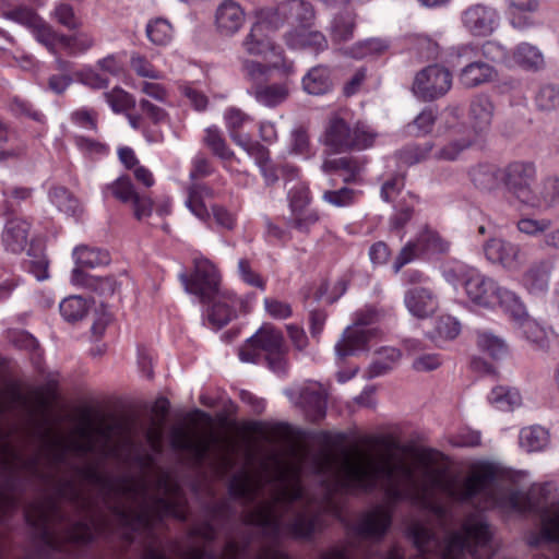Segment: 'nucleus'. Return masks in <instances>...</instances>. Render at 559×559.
<instances>
[{"label":"nucleus","mask_w":559,"mask_h":559,"mask_svg":"<svg viewBox=\"0 0 559 559\" xmlns=\"http://www.w3.org/2000/svg\"><path fill=\"white\" fill-rule=\"evenodd\" d=\"M116 424L94 425L86 417L74 429L79 439L51 436L48 429L43 435V449L25 456L11 444L7 429L0 425L2 464L55 485L56 497L36 500L24 510L25 520L40 543L48 550L68 554L75 544L117 534L128 543L139 538L144 544L142 559H209L194 540L211 542L216 537L209 520L192 526L186 544L173 542L165 546L158 535L164 518H187L186 499L168 473L157 472L153 493L143 476L112 477L95 463L75 465L68 461L69 453L116 456Z\"/></svg>","instance_id":"f257e3e1"},{"label":"nucleus","mask_w":559,"mask_h":559,"mask_svg":"<svg viewBox=\"0 0 559 559\" xmlns=\"http://www.w3.org/2000/svg\"><path fill=\"white\" fill-rule=\"evenodd\" d=\"M440 454L423 450L414 462L391 452L371 454L357 451L345 455L336 465L329 452L310 453L294 448L287 460L272 452L263 457V488L269 487L270 499L263 501V559H288L276 542L282 533L295 538L310 537L320 523V515L331 509L330 501L310 499L300 484L302 471L309 466L313 474H333L346 491L371 492L381 489L385 502L366 512L359 523V534L381 538L391 525L393 507L402 500L431 511L438 519L444 508L437 493L452 501L472 503L478 499L485 507L499 503L496 495V475L481 467L460 478L439 463Z\"/></svg>","instance_id":"f03ea898"},{"label":"nucleus","mask_w":559,"mask_h":559,"mask_svg":"<svg viewBox=\"0 0 559 559\" xmlns=\"http://www.w3.org/2000/svg\"><path fill=\"white\" fill-rule=\"evenodd\" d=\"M443 275L450 284H461L468 300L476 307L500 305L513 320H520L525 314L523 302L513 292L501 288L493 278L473 266L455 262L444 270Z\"/></svg>","instance_id":"7ed1b4c3"},{"label":"nucleus","mask_w":559,"mask_h":559,"mask_svg":"<svg viewBox=\"0 0 559 559\" xmlns=\"http://www.w3.org/2000/svg\"><path fill=\"white\" fill-rule=\"evenodd\" d=\"M373 141V133L359 124L352 127L346 112L342 110L329 116L322 135V143L335 153L365 150Z\"/></svg>","instance_id":"20e7f679"},{"label":"nucleus","mask_w":559,"mask_h":559,"mask_svg":"<svg viewBox=\"0 0 559 559\" xmlns=\"http://www.w3.org/2000/svg\"><path fill=\"white\" fill-rule=\"evenodd\" d=\"M537 167L530 160H513L502 168L501 182L507 192L519 202L539 207L537 189Z\"/></svg>","instance_id":"39448f33"},{"label":"nucleus","mask_w":559,"mask_h":559,"mask_svg":"<svg viewBox=\"0 0 559 559\" xmlns=\"http://www.w3.org/2000/svg\"><path fill=\"white\" fill-rule=\"evenodd\" d=\"M217 441V437L211 429L200 433L182 426H176L170 430L173 449L188 452L195 465H202L205 462L212 445Z\"/></svg>","instance_id":"423d86ee"},{"label":"nucleus","mask_w":559,"mask_h":559,"mask_svg":"<svg viewBox=\"0 0 559 559\" xmlns=\"http://www.w3.org/2000/svg\"><path fill=\"white\" fill-rule=\"evenodd\" d=\"M180 280L186 292L198 296L201 302L210 301L218 294L221 276L213 263L207 259H197L191 275L181 274Z\"/></svg>","instance_id":"0eeeda50"},{"label":"nucleus","mask_w":559,"mask_h":559,"mask_svg":"<svg viewBox=\"0 0 559 559\" xmlns=\"http://www.w3.org/2000/svg\"><path fill=\"white\" fill-rule=\"evenodd\" d=\"M452 86V73L444 67L432 64L420 70L414 79L412 91L424 102L444 96Z\"/></svg>","instance_id":"6e6552de"},{"label":"nucleus","mask_w":559,"mask_h":559,"mask_svg":"<svg viewBox=\"0 0 559 559\" xmlns=\"http://www.w3.org/2000/svg\"><path fill=\"white\" fill-rule=\"evenodd\" d=\"M254 295L247 298H238L234 293L225 290L214 295L206 304H211L207 318L213 326L222 328L228 324L238 313H248Z\"/></svg>","instance_id":"1a4fd4ad"},{"label":"nucleus","mask_w":559,"mask_h":559,"mask_svg":"<svg viewBox=\"0 0 559 559\" xmlns=\"http://www.w3.org/2000/svg\"><path fill=\"white\" fill-rule=\"evenodd\" d=\"M498 11L488 4L474 3L461 13L464 29L474 37L490 36L499 26Z\"/></svg>","instance_id":"9d476101"},{"label":"nucleus","mask_w":559,"mask_h":559,"mask_svg":"<svg viewBox=\"0 0 559 559\" xmlns=\"http://www.w3.org/2000/svg\"><path fill=\"white\" fill-rule=\"evenodd\" d=\"M484 252L489 261L501 263L508 269L518 267L524 259V254L519 245L501 238H490L486 241Z\"/></svg>","instance_id":"9b49d317"},{"label":"nucleus","mask_w":559,"mask_h":559,"mask_svg":"<svg viewBox=\"0 0 559 559\" xmlns=\"http://www.w3.org/2000/svg\"><path fill=\"white\" fill-rule=\"evenodd\" d=\"M373 335V331L353 324L345 329L342 337L335 345V354L343 360L349 356H355L359 352L368 349V343Z\"/></svg>","instance_id":"f8f14e48"},{"label":"nucleus","mask_w":559,"mask_h":559,"mask_svg":"<svg viewBox=\"0 0 559 559\" xmlns=\"http://www.w3.org/2000/svg\"><path fill=\"white\" fill-rule=\"evenodd\" d=\"M495 116V105L489 96H474L468 107V121L475 134L489 130Z\"/></svg>","instance_id":"ddd939ff"},{"label":"nucleus","mask_w":559,"mask_h":559,"mask_svg":"<svg viewBox=\"0 0 559 559\" xmlns=\"http://www.w3.org/2000/svg\"><path fill=\"white\" fill-rule=\"evenodd\" d=\"M243 22L245 12L235 1H224L215 11V26L222 35L229 36L237 33Z\"/></svg>","instance_id":"4468645a"},{"label":"nucleus","mask_w":559,"mask_h":559,"mask_svg":"<svg viewBox=\"0 0 559 559\" xmlns=\"http://www.w3.org/2000/svg\"><path fill=\"white\" fill-rule=\"evenodd\" d=\"M365 163L353 156L325 158L321 169L325 174H340L345 183L357 182Z\"/></svg>","instance_id":"2eb2a0df"},{"label":"nucleus","mask_w":559,"mask_h":559,"mask_svg":"<svg viewBox=\"0 0 559 559\" xmlns=\"http://www.w3.org/2000/svg\"><path fill=\"white\" fill-rule=\"evenodd\" d=\"M405 305L413 316L427 318L437 310L438 300L428 288L416 287L406 292Z\"/></svg>","instance_id":"dca6fc26"},{"label":"nucleus","mask_w":559,"mask_h":559,"mask_svg":"<svg viewBox=\"0 0 559 559\" xmlns=\"http://www.w3.org/2000/svg\"><path fill=\"white\" fill-rule=\"evenodd\" d=\"M554 263L550 260L534 262L523 275V284L532 294L545 293L550 283Z\"/></svg>","instance_id":"f3484780"},{"label":"nucleus","mask_w":559,"mask_h":559,"mask_svg":"<svg viewBox=\"0 0 559 559\" xmlns=\"http://www.w3.org/2000/svg\"><path fill=\"white\" fill-rule=\"evenodd\" d=\"M215 197L214 190L205 183H192L187 188L186 205L199 219L207 222L211 217L206 201Z\"/></svg>","instance_id":"a211bd4d"},{"label":"nucleus","mask_w":559,"mask_h":559,"mask_svg":"<svg viewBox=\"0 0 559 559\" xmlns=\"http://www.w3.org/2000/svg\"><path fill=\"white\" fill-rule=\"evenodd\" d=\"M299 399V403L309 420L318 421L324 418L326 412V395L321 388L317 385L306 386L301 389Z\"/></svg>","instance_id":"6ab92c4d"},{"label":"nucleus","mask_w":559,"mask_h":559,"mask_svg":"<svg viewBox=\"0 0 559 559\" xmlns=\"http://www.w3.org/2000/svg\"><path fill=\"white\" fill-rule=\"evenodd\" d=\"M271 25L265 21L255 22L249 34L242 41V47L247 53L261 56L273 49V44L269 37Z\"/></svg>","instance_id":"aec40b11"},{"label":"nucleus","mask_w":559,"mask_h":559,"mask_svg":"<svg viewBox=\"0 0 559 559\" xmlns=\"http://www.w3.org/2000/svg\"><path fill=\"white\" fill-rule=\"evenodd\" d=\"M251 94L259 104L274 108L287 100L290 90L287 82L257 84L251 87Z\"/></svg>","instance_id":"412c9836"},{"label":"nucleus","mask_w":559,"mask_h":559,"mask_svg":"<svg viewBox=\"0 0 559 559\" xmlns=\"http://www.w3.org/2000/svg\"><path fill=\"white\" fill-rule=\"evenodd\" d=\"M29 224L21 218H12L5 224L2 242L8 251L21 252L27 245Z\"/></svg>","instance_id":"4be33fe9"},{"label":"nucleus","mask_w":559,"mask_h":559,"mask_svg":"<svg viewBox=\"0 0 559 559\" xmlns=\"http://www.w3.org/2000/svg\"><path fill=\"white\" fill-rule=\"evenodd\" d=\"M495 70L488 63L481 61L471 62L459 73V82L464 87L472 88L491 81Z\"/></svg>","instance_id":"5701e85b"},{"label":"nucleus","mask_w":559,"mask_h":559,"mask_svg":"<svg viewBox=\"0 0 559 559\" xmlns=\"http://www.w3.org/2000/svg\"><path fill=\"white\" fill-rule=\"evenodd\" d=\"M333 86L330 69L323 66L311 68L302 78V87L310 95H323Z\"/></svg>","instance_id":"b1692460"},{"label":"nucleus","mask_w":559,"mask_h":559,"mask_svg":"<svg viewBox=\"0 0 559 559\" xmlns=\"http://www.w3.org/2000/svg\"><path fill=\"white\" fill-rule=\"evenodd\" d=\"M252 347L272 353L285 346L283 333L272 324H263L254 335L249 338Z\"/></svg>","instance_id":"393cba45"},{"label":"nucleus","mask_w":559,"mask_h":559,"mask_svg":"<svg viewBox=\"0 0 559 559\" xmlns=\"http://www.w3.org/2000/svg\"><path fill=\"white\" fill-rule=\"evenodd\" d=\"M501 173L502 168L495 165L480 164L471 169L469 178L477 189L492 191L502 183Z\"/></svg>","instance_id":"a878e982"},{"label":"nucleus","mask_w":559,"mask_h":559,"mask_svg":"<svg viewBox=\"0 0 559 559\" xmlns=\"http://www.w3.org/2000/svg\"><path fill=\"white\" fill-rule=\"evenodd\" d=\"M72 282L83 285L100 295H112L116 290V281L111 277H95L80 269L72 271Z\"/></svg>","instance_id":"bb28decb"},{"label":"nucleus","mask_w":559,"mask_h":559,"mask_svg":"<svg viewBox=\"0 0 559 559\" xmlns=\"http://www.w3.org/2000/svg\"><path fill=\"white\" fill-rule=\"evenodd\" d=\"M278 10L288 22L297 23L301 27L308 25L314 16L311 4L304 0H289Z\"/></svg>","instance_id":"cd10ccee"},{"label":"nucleus","mask_w":559,"mask_h":559,"mask_svg":"<svg viewBox=\"0 0 559 559\" xmlns=\"http://www.w3.org/2000/svg\"><path fill=\"white\" fill-rule=\"evenodd\" d=\"M287 41L293 47H309L314 50H322L328 46V41L322 33L311 31L306 26L289 33Z\"/></svg>","instance_id":"c85d7f7f"},{"label":"nucleus","mask_w":559,"mask_h":559,"mask_svg":"<svg viewBox=\"0 0 559 559\" xmlns=\"http://www.w3.org/2000/svg\"><path fill=\"white\" fill-rule=\"evenodd\" d=\"M35 38L43 44L51 53L57 55V46L62 47L63 34L53 29L51 25L46 23L41 17L31 28Z\"/></svg>","instance_id":"c756f323"},{"label":"nucleus","mask_w":559,"mask_h":559,"mask_svg":"<svg viewBox=\"0 0 559 559\" xmlns=\"http://www.w3.org/2000/svg\"><path fill=\"white\" fill-rule=\"evenodd\" d=\"M548 442V431L540 426L526 427L520 432V444L527 452L542 451Z\"/></svg>","instance_id":"7c9ffc66"},{"label":"nucleus","mask_w":559,"mask_h":559,"mask_svg":"<svg viewBox=\"0 0 559 559\" xmlns=\"http://www.w3.org/2000/svg\"><path fill=\"white\" fill-rule=\"evenodd\" d=\"M463 129L462 126H459L453 130V136L457 135L461 130ZM474 139L471 135V132L468 134L457 139L453 138L449 143H447L443 147H441L436 154V158L440 160H455L460 154L469 147L473 143Z\"/></svg>","instance_id":"2f4dec72"},{"label":"nucleus","mask_w":559,"mask_h":559,"mask_svg":"<svg viewBox=\"0 0 559 559\" xmlns=\"http://www.w3.org/2000/svg\"><path fill=\"white\" fill-rule=\"evenodd\" d=\"M73 255L80 270H82L81 267H96L109 263L107 251L87 246L76 247Z\"/></svg>","instance_id":"473e14b6"},{"label":"nucleus","mask_w":559,"mask_h":559,"mask_svg":"<svg viewBox=\"0 0 559 559\" xmlns=\"http://www.w3.org/2000/svg\"><path fill=\"white\" fill-rule=\"evenodd\" d=\"M145 33L153 45L166 46L173 39L174 29L166 19L156 17L148 21Z\"/></svg>","instance_id":"72a5a7b5"},{"label":"nucleus","mask_w":559,"mask_h":559,"mask_svg":"<svg viewBox=\"0 0 559 559\" xmlns=\"http://www.w3.org/2000/svg\"><path fill=\"white\" fill-rule=\"evenodd\" d=\"M90 301L81 296L64 298L59 306L61 316L69 322L82 320L90 310Z\"/></svg>","instance_id":"f704fd0d"},{"label":"nucleus","mask_w":559,"mask_h":559,"mask_svg":"<svg viewBox=\"0 0 559 559\" xmlns=\"http://www.w3.org/2000/svg\"><path fill=\"white\" fill-rule=\"evenodd\" d=\"M420 253H445L449 251L450 243L443 239L437 231L425 228L417 237Z\"/></svg>","instance_id":"c9c22d12"},{"label":"nucleus","mask_w":559,"mask_h":559,"mask_svg":"<svg viewBox=\"0 0 559 559\" xmlns=\"http://www.w3.org/2000/svg\"><path fill=\"white\" fill-rule=\"evenodd\" d=\"M204 144L212 151L218 158L227 162L235 157L234 152L229 148L226 140L217 128L211 127L205 130Z\"/></svg>","instance_id":"e433bc0d"},{"label":"nucleus","mask_w":559,"mask_h":559,"mask_svg":"<svg viewBox=\"0 0 559 559\" xmlns=\"http://www.w3.org/2000/svg\"><path fill=\"white\" fill-rule=\"evenodd\" d=\"M49 198L61 212L70 215H76L80 212L78 199L64 187H52L49 191Z\"/></svg>","instance_id":"4c0bfd02"},{"label":"nucleus","mask_w":559,"mask_h":559,"mask_svg":"<svg viewBox=\"0 0 559 559\" xmlns=\"http://www.w3.org/2000/svg\"><path fill=\"white\" fill-rule=\"evenodd\" d=\"M401 352L394 347H383L378 352L377 359L370 366V373L373 377L390 371L400 360Z\"/></svg>","instance_id":"58836bf2"},{"label":"nucleus","mask_w":559,"mask_h":559,"mask_svg":"<svg viewBox=\"0 0 559 559\" xmlns=\"http://www.w3.org/2000/svg\"><path fill=\"white\" fill-rule=\"evenodd\" d=\"M514 60L522 67L538 69L544 63L540 51L530 44H520L513 52Z\"/></svg>","instance_id":"ea45409f"},{"label":"nucleus","mask_w":559,"mask_h":559,"mask_svg":"<svg viewBox=\"0 0 559 559\" xmlns=\"http://www.w3.org/2000/svg\"><path fill=\"white\" fill-rule=\"evenodd\" d=\"M478 347L495 359L502 358L508 353L506 342L488 332L479 333L477 336Z\"/></svg>","instance_id":"a19ab883"},{"label":"nucleus","mask_w":559,"mask_h":559,"mask_svg":"<svg viewBox=\"0 0 559 559\" xmlns=\"http://www.w3.org/2000/svg\"><path fill=\"white\" fill-rule=\"evenodd\" d=\"M354 28V16L348 12L340 14L332 22V39L337 43L347 41L353 37Z\"/></svg>","instance_id":"79ce46f5"},{"label":"nucleus","mask_w":559,"mask_h":559,"mask_svg":"<svg viewBox=\"0 0 559 559\" xmlns=\"http://www.w3.org/2000/svg\"><path fill=\"white\" fill-rule=\"evenodd\" d=\"M489 401L498 409L512 411L514 406L521 403V396L519 392L507 389L504 386H497L492 389Z\"/></svg>","instance_id":"37998d69"},{"label":"nucleus","mask_w":559,"mask_h":559,"mask_svg":"<svg viewBox=\"0 0 559 559\" xmlns=\"http://www.w3.org/2000/svg\"><path fill=\"white\" fill-rule=\"evenodd\" d=\"M106 191L122 203L132 202L138 195V192L128 176H121L116 179L112 183L106 187Z\"/></svg>","instance_id":"c03bdc74"},{"label":"nucleus","mask_w":559,"mask_h":559,"mask_svg":"<svg viewBox=\"0 0 559 559\" xmlns=\"http://www.w3.org/2000/svg\"><path fill=\"white\" fill-rule=\"evenodd\" d=\"M95 45L94 37L86 32L75 33L74 35H63L62 48L68 53L76 55L90 50Z\"/></svg>","instance_id":"a18cd8bd"},{"label":"nucleus","mask_w":559,"mask_h":559,"mask_svg":"<svg viewBox=\"0 0 559 559\" xmlns=\"http://www.w3.org/2000/svg\"><path fill=\"white\" fill-rule=\"evenodd\" d=\"M525 337L538 347L544 348L548 345L546 330L535 320L527 318L525 312L524 317L519 320Z\"/></svg>","instance_id":"49530a36"},{"label":"nucleus","mask_w":559,"mask_h":559,"mask_svg":"<svg viewBox=\"0 0 559 559\" xmlns=\"http://www.w3.org/2000/svg\"><path fill=\"white\" fill-rule=\"evenodd\" d=\"M52 19L63 27L74 31L82 26V20L76 15L72 5L59 3L51 13Z\"/></svg>","instance_id":"de8ad7c7"},{"label":"nucleus","mask_w":559,"mask_h":559,"mask_svg":"<svg viewBox=\"0 0 559 559\" xmlns=\"http://www.w3.org/2000/svg\"><path fill=\"white\" fill-rule=\"evenodd\" d=\"M104 95L115 112H123L135 107L134 97L121 87H114Z\"/></svg>","instance_id":"09e8293b"},{"label":"nucleus","mask_w":559,"mask_h":559,"mask_svg":"<svg viewBox=\"0 0 559 559\" xmlns=\"http://www.w3.org/2000/svg\"><path fill=\"white\" fill-rule=\"evenodd\" d=\"M224 118L229 130L230 138L237 144L238 142H242L240 140L239 130L243 127L245 123L252 120L251 117L239 108L230 107L225 111Z\"/></svg>","instance_id":"8fccbe9b"},{"label":"nucleus","mask_w":559,"mask_h":559,"mask_svg":"<svg viewBox=\"0 0 559 559\" xmlns=\"http://www.w3.org/2000/svg\"><path fill=\"white\" fill-rule=\"evenodd\" d=\"M358 193L359 192L354 189L343 187L338 190L324 191L322 199L333 206L345 207L354 204Z\"/></svg>","instance_id":"3c124183"},{"label":"nucleus","mask_w":559,"mask_h":559,"mask_svg":"<svg viewBox=\"0 0 559 559\" xmlns=\"http://www.w3.org/2000/svg\"><path fill=\"white\" fill-rule=\"evenodd\" d=\"M535 103L540 110H555L559 106V90L554 85L542 86L536 94Z\"/></svg>","instance_id":"603ef678"},{"label":"nucleus","mask_w":559,"mask_h":559,"mask_svg":"<svg viewBox=\"0 0 559 559\" xmlns=\"http://www.w3.org/2000/svg\"><path fill=\"white\" fill-rule=\"evenodd\" d=\"M436 121V115L431 109L421 111L415 120L407 126V132L411 135H425L431 131Z\"/></svg>","instance_id":"864d4df0"},{"label":"nucleus","mask_w":559,"mask_h":559,"mask_svg":"<svg viewBox=\"0 0 559 559\" xmlns=\"http://www.w3.org/2000/svg\"><path fill=\"white\" fill-rule=\"evenodd\" d=\"M289 206L292 212H300L306 210L310 204L311 197L308 186L297 183L288 191Z\"/></svg>","instance_id":"5fc2aeb1"},{"label":"nucleus","mask_w":559,"mask_h":559,"mask_svg":"<svg viewBox=\"0 0 559 559\" xmlns=\"http://www.w3.org/2000/svg\"><path fill=\"white\" fill-rule=\"evenodd\" d=\"M310 138L308 129L304 126H298L293 129L290 133V152L296 155H309L310 153Z\"/></svg>","instance_id":"6e6d98bb"},{"label":"nucleus","mask_w":559,"mask_h":559,"mask_svg":"<svg viewBox=\"0 0 559 559\" xmlns=\"http://www.w3.org/2000/svg\"><path fill=\"white\" fill-rule=\"evenodd\" d=\"M130 67L136 75L151 80L162 79V73L145 57L134 53L130 59Z\"/></svg>","instance_id":"4d7b16f0"},{"label":"nucleus","mask_w":559,"mask_h":559,"mask_svg":"<svg viewBox=\"0 0 559 559\" xmlns=\"http://www.w3.org/2000/svg\"><path fill=\"white\" fill-rule=\"evenodd\" d=\"M270 70L269 66L254 60H245L242 62V73L252 86L262 84L261 82L267 76Z\"/></svg>","instance_id":"13d9d810"},{"label":"nucleus","mask_w":559,"mask_h":559,"mask_svg":"<svg viewBox=\"0 0 559 559\" xmlns=\"http://www.w3.org/2000/svg\"><path fill=\"white\" fill-rule=\"evenodd\" d=\"M238 273L240 278L248 285L261 290L265 289V280L253 270L250 260L243 258L238 262Z\"/></svg>","instance_id":"bf43d9fd"},{"label":"nucleus","mask_w":559,"mask_h":559,"mask_svg":"<svg viewBox=\"0 0 559 559\" xmlns=\"http://www.w3.org/2000/svg\"><path fill=\"white\" fill-rule=\"evenodd\" d=\"M2 16L8 20L20 23L28 27L29 29L40 17L36 12H34L32 9L27 7H17L12 10L3 11Z\"/></svg>","instance_id":"052dcab7"},{"label":"nucleus","mask_w":559,"mask_h":559,"mask_svg":"<svg viewBox=\"0 0 559 559\" xmlns=\"http://www.w3.org/2000/svg\"><path fill=\"white\" fill-rule=\"evenodd\" d=\"M436 333L440 338L453 340L461 331L459 321L451 316H442L436 322Z\"/></svg>","instance_id":"680f3d73"},{"label":"nucleus","mask_w":559,"mask_h":559,"mask_svg":"<svg viewBox=\"0 0 559 559\" xmlns=\"http://www.w3.org/2000/svg\"><path fill=\"white\" fill-rule=\"evenodd\" d=\"M537 198L539 199V207L550 206L559 202V179L549 178L545 180L542 191L537 190Z\"/></svg>","instance_id":"e2e57ef3"},{"label":"nucleus","mask_w":559,"mask_h":559,"mask_svg":"<svg viewBox=\"0 0 559 559\" xmlns=\"http://www.w3.org/2000/svg\"><path fill=\"white\" fill-rule=\"evenodd\" d=\"M71 121L82 129L96 131L98 115L93 109L81 108L71 112Z\"/></svg>","instance_id":"0e129e2a"},{"label":"nucleus","mask_w":559,"mask_h":559,"mask_svg":"<svg viewBox=\"0 0 559 559\" xmlns=\"http://www.w3.org/2000/svg\"><path fill=\"white\" fill-rule=\"evenodd\" d=\"M516 227L519 231L522 234L528 236H536L549 229L550 221L545 218L535 219L530 217H523L518 222Z\"/></svg>","instance_id":"69168bd1"},{"label":"nucleus","mask_w":559,"mask_h":559,"mask_svg":"<svg viewBox=\"0 0 559 559\" xmlns=\"http://www.w3.org/2000/svg\"><path fill=\"white\" fill-rule=\"evenodd\" d=\"M165 421L153 419L150 427L145 431V438L154 452H160L163 449Z\"/></svg>","instance_id":"338daca9"},{"label":"nucleus","mask_w":559,"mask_h":559,"mask_svg":"<svg viewBox=\"0 0 559 559\" xmlns=\"http://www.w3.org/2000/svg\"><path fill=\"white\" fill-rule=\"evenodd\" d=\"M420 254L421 253H420V249H419L417 240L406 243L401 249L400 253L397 254V257L394 261V264H393L394 272L399 273L405 264L412 262L413 260L418 258Z\"/></svg>","instance_id":"774afa93"}]
</instances>
